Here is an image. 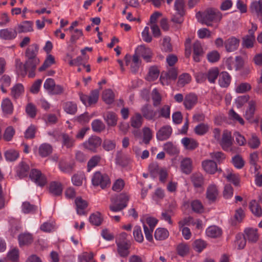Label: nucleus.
<instances>
[{
    "mask_svg": "<svg viewBox=\"0 0 262 262\" xmlns=\"http://www.w3.org/2000/svg\"><path fill=\"white\" fill-rule=\"evenodd\" d=\"M30 178L36 184L41 187L43 186L47 182L46 177L40 170L36 169L31 170Z\"/></svg>",
    "mask_w": 262,
    "mask_h": 262,
    "instance_id": "obj_7",
    "label": "nucleus"
},
{
    "mask_svg": "<svg viewBox=\"0 0 262 262\" xmlns=\"http://www.w3.org/2000/svg\"><path fill=\"white\" fill-rule=\"evenodd\" d=\"M217 195H218V190L217 189L216 186L214 185H210L207 189V192H206L207 198L209 201L214 202L215 201Z\"/></svg>",
    "mask_w": 262,
    "mask_h": 262,
    "instance_id": "obj_26",
    "label": "nucleus"
},
{
    "mask_svg": "<svg viewBox=\"0 0 262 262\" xmlns=\"http://www.w3.org/2000/svg\"><path fill=\"white\" fill-rule=\"evenodd\" d=\"M29 169V166L26 162L22 161L17 167V174L20 178H24L28 175Z\"/></svg>",
    "mask_w": 262,
    "mask_h": 262,
    "instance_id": "obj_22",
    "label": "nucleus"
},
{
    "mask_svg": "<svg viewBox=\"0 0 262 262\" xmlns=\"http://www.w3.org/2000/svg\"><path fill=\"white\" fill-rule=\"evenodd\" d=\"M250 210L256 216L259 217L262 215V210L260 205L255 200H252L249 205Z\"/></svg>",
    "mask_w": 262,
    "mask_h": 262,
    "instance_id": "obj_35",
    "label": "nucleus"
},
{
    "mask_svg": "<svg viewBox=\"0 0 262 262\" xmlns=\"http://www.w3.org/2000/svg\"><path fill=\"white\" fill-rule=\"evenodd\" d=\"M190 80V76L188 74H183L182 75H180L179 78L178 85L180 86L183 87L186 84L189 83Z\"/></svg>",
    "mask_w": 262,
    "mask_h": 262,
    "instance_id": "obj_60",
    "label": "nucleus"
},
{
    "mask_svg": "<svg viewBox=\"0 0 262 262\" xmlns=\"http://www.w3.org/2000/svg\"><path fill=\"white\" fill-rule=\"evenodd\" d=\"M189 246L185 243H181L177 247V251L178 255L184 257L189 253Z\"/></svg>",
    "mask_w": 262,
    "mask_h": 262,
    "instance_id": "obj_41",
    "label": "nucleus"
},
{
    "mask_svg": "<svg viewBox=\"0 0 262 262\" xmlns=\"http://www.w3.org/2000/svg\"><path fill=\"white\" fill-rule=\"evenodd\" d=\"M89 221L93 225L99 226L102 221V218L101 216L100 213L97 212L96 213L91 214L89 218Z\"/></svg>",
    "mask_w": 262,
    "mask_h": 262,
    "instance_id": "obj_49",
    "label": "nucleus"
},
{
    "mask_svg": "<svg viewBox=\"0 0 262 262\" xmlns=\"http://www.w3.org/2000/svg\"><path fill=\"white\" fill-rule=\"evenodd\" d=\"M219 75V70L218 68H214L208 70L207 73H201L200 76L201 78H207L208 81L212 83H215L216 79Z\"/></svg>",
    "mask_w": 262,
    "mask_h": 262,
    "instance_id": "obj_11",
    "label": "nucleus"
},
{
    "mask_svg": "<svg viewBox=\"0 0 262 262\" xmlns=\"http://www.w3.org/2000/svg\"><path fill=\"white\" fill-rule=\"evenodd\" d=\"M172 128L169 125H165L160 128L157 133V138L159 141L168 139L172 134Z\"/></svg>",
    "mask_w": 262,
    "mask_h": 262,
    "instance_id": "obj_9",
    "label": "nucleus"
},
{
    "mask_svg": "<svg viewBox=\"0 0 262 262\" xmlns=\"http://www.w3.org/2000/svg\"><path fill=\"white\" fill-rule=\"evenodd\" d=\"M220 145L225 151H228L229 148L232 146V138L230 132L225 130L223 132L222 138L220 140Z\"/></svg>",
    "mask_w": 262,
    "mask_h": 262,
    "instance_id": "obj_8",
    "label": "nucleus"
},
{
    "mask_svg": "<svg viewBox=\"0 0 262 262\" xmlns=\"http://www.w3.org/2000/svg\"><path fill=\"white\" fill-rule=\"evenodd\" d=\"M19 243L20 246L30 244L33 242L32 234L24 233L20 234L18 236Z\"/></svg>",
    "mask_w": 262,
    "mask_h": 262,
    "instance_id": "obj_40",
    "label": "nucleus"
},
{
    "mask_svg": "<svg viewBox=\"0 0 262 262\" xmlns=\"http://www.w3.org/2000/svg\"><path fill=\"white\" fill-rule=\"evenodd\" d=\"M204 170L209 174H214L216 171H221V169H217L215 162L211 160H207L202 162Z\"/></svg>",
    "mask_w": 262,
    "mask_h": 262,
    "instance_id": "obj_10",
    "label": "nucleus"
},
{
    "mask_svg": "<svg viewBox=\"0 0 262 262\" xmlns=\"http://www.w3.org/2000/svg\"><path fill=\"white\" fill-rule=\"evenodd\" d=\"M178 76L177 71L175 68H170L167 72L162 73L161 77H166L169 79L175 80Z\"/></svg>",
    "mask_w": 262,
    "mask_h": 262,
    "instance_id": "obj_57",
    "label": "nucleus"
},
{
    "mask_svg": "<svg viewBox=\"0 0 262 262\" xmlns=\"http://www.w3.org/2000/svg\"><path fill=\"white\" fill-rule=\"evenodd\" d=\"M159 75V71L157 67H152L150 68L148 75L147 77V80L148 81H154L156 79Z\"/></svg>",
    "mask_w": 262,
    "mask_h": 262,
    "instance_id": "obj_53",
    "label": "nucleus"
},
{
    "mask_svg": "<svg viewBox=\"0 0 262 262\" xmlns=\"http://www.w3.org/2000/svg\"><path fill=\"white\" fill-rule=\"evenodd\" d=\"M169 234V232L166 229L159 228L156 230L154 236L157 240L163 241L168 238Z\"/></svg>",
    "mask_w": 262,
    "mask_h": 262,
    "instance_id": "obj_27",
    "label": "nucleus"
},
{
    "mask_svg": "<svg viewBox=\"0 0 262 262\" xmlns=\"http://www.w3.org/2000/svg\"><path fill=\"white\" fill-rule=\"evenodd\" d=\"M249 108L246 111L245 117L248 120H250L253 118L255 111V102L253 101L249 102Z\"/></svg>",
    "mask_w": 262,
    "mask_h": 262,
    "instance_id": "obj_44",
    "label": "nucleus"
},
{
    "mask_svg": "<svg viewBox=\"0 0 262 262\" xmlns=\"http://www.w3.org/2000/svg\"><path fill=\"white\" fill-rule=\"evenodd\" d=\"M129 162V159L122 155L121 153L118 152L117 155L116 162L117 164H119L123 167L126 166Z\"/></svg>",
    "mask_w": 262,
    "mask_h": 262,
    "instance_id": "obj_50",
    "label": "nucleus"
},
{
    "mask_svg": "<svg viewBox=\"0 0 262 262\" xmlns=\"http://www.w3.org/2000/svg\"><path fill=\"white\" fill-rule=\"evenodd\" d=\"M75 204L77 206V213L80 215L84 214L83 210L88 206L87 202L81 198H77L75 200Z\"/></svg>",
    "mask_w": 262,
    "mask_h": 262,
    "instance_id": "obj_33",
    "label": "nucleus"
},
{
    "mask_svg": "<svg viewBox=\"0 0 262 262\" xmlns=\"http://www.w3.org/2000/svg\"><path fill=\"white\" fill-rule=\"evenodd\" d=\"M152 99L153 105L155 107L159 106L161 102L162 98L158 90L155 89L152 92Z\"/></svg>",
    "mask_w": 262,
    "mask_h": 262,
    "instance_id": "obj_56",
    "label": "nucleus"
},
{
    "mask_svg": "<svg viewBox=\"0 0 262 262\" xmlns=\"http://www.w3.org/2000/svg\"><path fill=\"white\" fill-rule=\"evenodd\" d=\"M50 192L55 195H59L61 194L62 188L60 183L52 182L49 187Z\"/></svg>",
    "mask_w": 262,
    "mask_h": 262,
    "instance_id": "obj_29",
    "label": "nucleus"
},
{
    "mask_svg": "<svg viewBox=\"0 0 262 262\" xmlns=\"http://www.w3.org/2000/svg\"><path fill=\"white\" fill-rule=\"evenodd\" d=\"M133 234L134 238L137 242L142 243L143 241V235L140 227L138 226L135 227Z\"/></svg>",
    "mask_w": 262,
    "mask_h": 262,
    "instance_id": "obj_58",
    "label": "nucleus"
},
{
    "mask_svg": "<svg viewBox=\"0 0 262 262\" xmlns=\"http://www.w3.org/2000/svg\"><path fill=\"white\" fill-rule=\"evenodd\" d=\"M232 161L234 166L238 169L243 168L245 165V161L239 155L234 156L232 158Z\"/></svg>",
    "mask_w": 262,
    "mask_h": 262,
    "instance_id": "obj_52",
    "label": "nucleus"
},
{
    "mask_svg": "<svg viewBox=\"0 0 262 262\" xmlns=\"http://www.w3.org/2000/svg\"><path fill=\"white\" fill-rule=\"evenodd\" d=\"M4 156L7 161L14 162L16 161L19 156L18 151L14 149H10L4 152Z\"/></svg>",
    "mask_w": 262,
    "mask_h": 262,
    "instance_id": "obj_24",
    "label": "nucleus"
},
{
    "mask_svg": "<svg viewBox=\"0 0 262 262\" xmlns=\"http://www.w3.org/2000/svg\"><path fill=\"white\" fill-rule=\"evenodd\" d=\"M55 63V61L54 56L51 54H49L43 64L39 68L38 70L40 72L43 71Z\"/></svg>",
    "mask_w": 262,
    "mask_h": 262,
    "instance_id": "obj_47",
    "label": "nucleus"
},
{
    "mask_svg": "<svg viewBox=\"0 0 262 262\" xmlns=\"http://www.w3.org/2000/svg\"><path fill=\"white\" fill-rule=\"evenodd\" d=\"M64 111L69 114L74 115L77 111V104L71 101H68L63 104Z\"/></svg>",
    "mask_w": 262,
    "mask_h": 262,
    "instance_id": "obj_36",
    "label": "nucleus"
},
{
    "mask_svg": "<svg viewBox=\"0 0 262 262\" xmlns=\"http://www.w3.org/2000/svg\"><path fill=\"white\" fill-rule=\"evenodd\" d=\"M209 126L207 124L201 123L194 128V132L199 135H203L209 130Z\"/></svg>",
    "mask_w": 262,
    "mask_h": 262,
    "instance_id": "obj_48",
    "label": "nucleus"
},
{
    "mask_svg": "<svg viewBox=\"0 0 262 262\" xmlns=\"http://www.w3.org/2000/svg\"><path fill=\"white\" fill-rule=\"evenodd\" d=\"M38 52V46L36 43L32 44L26 49L25 56L27 59H35V58H37Z\"/></svg>",
    "mask_w": 262,
    "mask_h": 262,
    "instance_id": "obj_19",
    "label": "nucleus"
},
{
    "mask_svg": "<svg viewBox=\"0 0 262 262\" xmlns=\"http://www.w3.org/2000/svg\"><path fill=\"white\" fill-rule=\"evenodd\" d=\"M24 88L21 84H15L11 89V95L14 99H17L24 92Z\"/></svg>",
    "mask_w": 262,
    "mask_h": 262,
    "instance_id": "obj_45",
    "label": "nucleus"
},
{
    "mask_svg": "<svg viewBox=\"0 0 262 262\" xmlns=\"http://www.w3.org/2000/svg\"><path fill=\"white\" fill-rule=\"evenodd\" d=\"M101 160V157L98 155L93 156L88 162V170L90 171L91 169L98 165Z\"/></svg>",
    "mask_w": 262,
    "mask_h": 262,
    "instance_id": "obj_51",
    "label": "nucleus"
},
{
    "mask_svg": "<svg viewBox=\"0 0 262 262\" xmlns=\"http://www.w3.org/2000/svg\"><path fill=\"white\" fill-rule=\"evenodd\" d=\"M193 59L196 62L200 61V57L202 56L204 51L201 43L199 41H196L193 45Z\"/></svg>",
    "mask_w": 262,
    "mask_h": 262,
    "instance_id": "obj_16",
    "label": "nucleus"
},
{
    "mask_svg": "<svg viewBox=\"0 0 262 262\" xmlns=\"http://www.w3.org/2000/svg\"><path fill=\"white\" fill-rule=\"evenodd\" d=\"M250 9L252 13H255L258 16L261 17V22L262 23V0L252 3Z\"/></svg>",
    "mask_w": 262,
    "mask_h": 262,
    "instance_id": "obj_25",
    "label": "nucleus"
},
{
    "mask_svg": "<svg viewBox=\"0 0 262 262\" xmlns=\"http://www.w3.org/2000/svg\"><path fill=\"white\" fill-rule=\"evenodd\" d=\"M190 179L195 188L201 187L204 184V178L201 173H195L192 174L191 176Z\"/></svg>",
    "mask_w": 262,
    "mask_h": 262,
    "instance_id": "obj_23",
    "label": "nucleus"
},
{
    "mask_svg": "<svg viewBox=\"0 0 262 262\" xmlns=\"http://www.w3.org/2000/svg\"><path fill=\"white\" fill-rule=\"evenodd\" d=\"M182 171L186 174H189L192 171V162L190 158L183 159L181 164Z\"/></svg>",
    "mask_w": 262,
    "mask_h": 262,
    "instance_id": "obj_31",
    "label": "nucleus"
},
{
    "mask_svg": "<svg viewBox=\"0 0 262 262\" xmlns=\"http://www.w3.org/2000/svg\"><path fill=\"white\" fill-rule=\"evenodd\" d=\"M143 142L145 144H148L152 138L151 130L149 127H144L143 128Z\"/></svg>",
    "mask_w": 262,
    "mask_h": 262,
    "instance_id": "obj_61",
    "label": "nucleus"
},
{
    "mask_svg": "<svg viewBox=\"0 0 262 262\" xmlns=\"http://www.w3.org/2000/svg\"><path fill=\"white\" fill-rule=\"evenodd\" d=\"M231 81V77L227 72H222L219 75V83L221 87H228Z\"/></svg>",
    "mask_w": 262,
    "mask_h": 262,
    "instance_id": "obj_20",
    "label": "nucleus"
},
{
    "mask_svg": "<svg viewBox=\"0 0 262 262\" xmlns=\"http://www.w3.org/2000/svg\"><path fill=\"white\" fill-rule=\"evenodd\" d=\"M128 200L129 196L127 194L120 193L116 197L111 198L112 204L110 206V209L114 212L121 211L126 207Z\"/></svg>",
    "mask_w": 262,
    "mask_h": 262,
    "instance_id": "obj_2",
    "label": "nucleus"
},
{
    "mask_svg": "<svg viewBox=\"0 0 262 262\" xmlns=\"http://www.w3.org/2000/svg\"><path fill=\"white\" fill-rule=\"evenodd\" d=\"M136 53L142 56L145 60L149 61L151 57V52L149 48L143 45L139 46L136 50Z\"/></svg>",
    "mask_w": 262,
    "mask_h": 262,
    "instance_id": "obj_14",
    "label": "nucleus"
},
{
    "mask_svg": "<svg viewBox=\"0 0 262 262\" xmlns=\"http://www.w3.org/2000/svg\"><path fill=\"white\" fill-rule=\"evenodd\" d=\"M143 118L139 113H136L135 115L131 118L130 125L132 127L136 128H140L142 124Z\"/></svg>",
    "mask_w": 262,
    "mask_h": 262,
    "instance_id": "obj_32",
    "label": "nucleus"
},
{
    "mask_svg": "<svg viewBox=\"0 0 262 262\" xmlns=\"http://www.w3.org/2000/svg\"><path fill=\"white\" fill-rule=\"evenodd\" d=\"M239 43V40L235 37H232L226 40L225 46L227 52H232L235 50Z\"/></svg>",
    "mask_w": 262,
    "mask_h": 262,
    "instance_id": "obj_18",
    "label": "nucleus"
},
{
    "mask_svg": "<svg viewBox=\"0 0 262 262\" xmlns=\"http://www.w3.org/2000/svg\"><path fill=\"white\" fill-rule=\"evenodd\" d=\"M130 243L120 244L117 245L118 252L122 257H126L129 254L128 249L130 247Z\"/></svg>",
    "mask_w": 262,
    "mask_h": 262,
    "instance_id": "obj_34",
    "label": "nucleus"
},
{
    "mask_svg": "<svg viewBox=\"0 0 262 262\" xmlns=\"http://www.w3.org/2000/svg\"><path fill=\"white\" fill-rule=\"evenodd\" d=\"M196 16L202 24L210 26L211 21H220L222 18V14L216 9L208 8L203 12H198Z\"/></svg>",
    "mask_w": 262,
    "mask_h": 262,
    "instance_id": "obj_1",
    "label": "nucleus"
},
{
    "mask_svg": "<svg viewBox=\"0 0 262 262\" xmlns=\"http://www.w3.org/2000/svg\"><path fill=\"white\" fill-rule=\"evenodd\" d=\"M36 209V207L31 204L28 202H25L22 204V211L24 213H30L34 212Z\"/></svg>",
    "mask_w": 262,
    "mask_h": 262,
    "instance_id": "obj_54",
    "label": "nucleus"
},
{
    "mask_svg": "<svg viewBox=\"0 0 262 262\" xmlns=\"http://www.w3.org/2000/svg\"><path fill=\"white\" fill-rule=\"evenodd\" d=\"M141 111L143 116L148 120H154L157 113V112L152 110L148 104L143 105Z\"/></svg>",
    "mask_w": 262,
    "mask_h": 262,
    "instance_id": "obj_12",
    "label": "nucleus"
},
{
    "mask_svg": "<svg viewBox=\"0 0 262 262\" xmlns=\"http://www.w3.org/2000/svg\"><path fill=\"white\" fill-rule=\"evenodd\" d=\"M226 65L228 70L235 69L236 71L242 69L244 65V61L241 56H237L235 60L232 57H228L226 60Z\"/></svg>",
    "mask_w": 262,
    "mask_h": 262,
    "instance_id": "obj_6",
    "label": "nucleus"
},
{
    "mask_svg": "<svg viewBox=\"0 0 262 262\" xmlns=\"http://www.w3.org/2000/svg\"><path fill=\"white\" fill-rule=\"evenodd\" d=\"M52 151V147L49 144H42L39 147V154L42 157L48 156L51 154Z\"/></svg>",
    "mask_w": 262,
    "mask_h": 262,
    "instance_id": "obj_38",
    "label": "nucleus"
},
{
    "mask_svg": "<svg viewBox=\"0 0 262 262\" xmlns=\"http://www.w3.org/2000/svg\"><path fill=\"white\" fill-rule=\"evenodd\" d=\"M39 63V60L38 58L35 59H27L24 64L23 65L22 63L19 64V68L20 71H18V73L23 76L26 74L27 72L30 69H36V66Z\"/></svg>",
    "mask_w": 262,
    "mask_h": 262,
    "instance_id": "obj_4",
    "label": "nucleus"
},
{
    "mask_svg": "<svg viewBox=\"0 0 262 262\" xmlns=\"http://www.w3.org/2000/svg\"><path fill=\"white\" fill-rule=\"evenodd\" d=\"M245 236L250 243H255L258 239L257 229L247 228L244 231Z\"/></svg>",
    "mask_w": 262,
    "mask_h": 262,
    "instance_id": "obj_15",
    "label": "nucleus"
},
{
    "mask_svg": "<svg viewBox=\"0 0 262 262\" xmlns=\"http://www.w3.org/2000/svg\"><path fill=\"white\" fill-rule=\"evenodd\" d=\"M206 234L208 236L215 238L221 235L222 230L218 227L212 226L207 228Z\"/></svg>",
    "mask_w": 262,
    "mask_h": 262,
    "instance_id": "obj_37",
    "label": "nucleus"
},
{
    "mask_svg": "<svg viewBox=\"0 0 262 262\" xmlns=\"http://www.w3.org/2000/svg\"><path fill=\"white\" fill-rule=\"evenodd\" d=\"M33 23L29 21H25L21 25L18 26V32H31L33 31Z\"/></svg>",
    "mask_w": 262,
    "mask_h": 262,
    "instance_id": "obj_46",
    "label": "nucleus"
},
{
    "mask_svg": "<svg viewBox=\"0 0 262 262\" xmlns=\"http://www.w3.org/2000/svg\"><path fill=\"white\" fill-rule=\"evenodd\" d=\"M236 244L238 246V249H243L246 244V236L241 234H238L236 236Z\"/></svg>",
    "mask_w": 262,
    "mask_h": 262,
    "instance_id": "obj_55",
    "label": "nucleus"
},
{
    "mask_svg": "<svg viewBox=\"0 0 262 262\" xmlns=\"http://www.w3.org/2000/svg\"><path fill=\"white\" fill-rule=\"evenodd\" d=\"M94 186H100L102 189L109 187L111 184L108 176L105 173H102L100 171H96L92 179Z\"/></svg>",
    "mask_w": 262,
    "mask_h": 262,
    "instance_id": "obj_3",
    "label": "nucleus"
},
{
    "mask_svg": "<svg viewBox=\"0 0 262 262\" xmlns=\"http://www.w3.org/2000/svg\"><path fill=\"white\" fill-rule=\"evenodd\" d=\"M182 142L185 147L189 150H193L198 146V143L195 140L187 137L184 138L182 140Z\"/></svg>",
    "mask_w": 262,
    "mask_h": 262,
    "instance_id": "obj_30",
    "label": "nucleus"
},
{
    "mask_svg": "<svg viewBox=\"0 0 262 262\" xmlns=\"http://www.w3.org/2000/svg\"><path fill=\"white\" fill-rule=\"evenodd\" d=\"M17 32L15 30L10 31L8 29L0 30V37L5 40H11L16 37Z\"/></svg>",
    "mask_w": 262,
    "mask_h": 262,
    "instance_id": "obj_28",
    "label": "nucleus"
},
{
    "mask_svg": "<svg viewBox=\"0 0 262 262\" xmlns=\"http://www.w3.org/2000/svg\"><path fill=\"white\" fill-rule=\"evenodd\" d=\"M164 150L169 155L174 156L179 153V150L172 142H168L164 144Z\"/></svg>",
    "mask_w": 262,
    "mask_h": 262,
    "instance_id": "obj_42",
    "label": "nucleus"
},
{
    "mask_svg": "<svg viewBox=\"0 0 262 262\" xmlns=\"http://www.w3.org/2000/svg\"><path fill=\"white\" fill-rule=\"evenodd\" d=\"M2 108L5 115H11L13 112V105L11 100L8 98H5L2 103Z\"/></svg>",
    "mask_w": 262,
    "mask_h": 262,
    "instance_id": "obj_21",
    "label": "nucleus"
},
{
    "mask_svg": "<svg viewBox=\"0 0 262 262\" xmlns=\"http://www.w3.org/2000/svg\"><path fill=\"white\" fill-rule=\"evenodd\" d=\"M159 112L160 114L158 118L163 117L166 119L169 118L170 107L169 105H165L159 111Z\"/></svg>",
    "mask_w": 262,
    "mask_h": 262,
    "instance_id": "obj_59",
    "label": "nucleus"
},
{
    "mask_svg": "<svg viewBox=\"0 0 262 262\" xmlns=\"http://www.w3.org/2000/svg\"><path fill=\"white\" fill-rule=\"evenodd\" d=\"M114 94L111 89L104 91L102 93V98L107 104H111L114 101Z\"/></svg>",
    "mask_w": 262,
    "mask_h": 262,
    "instance_id": "obj_39",
    "label": "nucleus"
},
{
    "mask_svg": "<svg viewBox=\"0 0 262 262\" xmlns=\"http://www.w3.org/2000/svg\"><path fill=\"white\" fill-rule=\"evenodd\" d=\"M103 117L108 126H115L117 125L118 117L114 112H107Z\"/></svg>",
    "mask_w": 262,
    "mask_h": 262,
    "instance_id": "obj_17",
    "label": "nucleus"
},
{
    "mask_svg": "<svg viewBox=\"0 0 262 262\" xmlns=\"http://www.w3.org/2000/svg\"><path fill=\"white\" fill-rule=\"evenodd\" d=\"M170 38L165 37L163 38L162 49L166 52H171L172 51V46L170 43Z\"/></svg>",
    "mask_w": 262,
    "mask_h": 262,
    "instance_id": "obj_62",
    "label": "nucleus"
},
{
    "mask_svg": "<svg viewBox=\"0 0 262 262\" xmlns=\"http://www.w3.org/2000/svg\"><path fill=\"white\" fill-rule=\"evenodd\" d=\"M102 143L101 139L96 136H92L87 141L83 143V147L93 152H96L97 148Z\"/></svg>",
    "mask_w": 262,
    "mask_h": 262,
    "instance_id": "obj_5",
    "label": "nucleus"
},
{
    "mask_svg": "<svg viewBox=\"0 0 262 262\" xmlns=\"http://www.w3.org/2000/svg\"><path fill=\"white\" fill-rule=\"evenodd\" d=\"M99 92L98 90H93L89 96L88 103L89 105L96 103L99 98Z\"/></svg>",
    "mask_w": 262,
    "mask_h": 262,
    "instance_id": "obj_63",
    "label": "nucleus"
},
{
    "mask_svg": "<svg viewBox=\"0 0 262 262\" xmlns=\"http://www.w3.org/2000/svg\"><path fill=\"white\" fill-rule=\"evenodd\" d=\"M26 112L29 117L33 118L36 115L37 109L33 104L29 103L26 106Z\"/></svg>",
    "mask_w": 262,
    "mask_h": 262,
    "instance_id": "obj_64",
    "label": "nucleus"
},
{
    "mask_svg": "<svg viewBox=\"0 0 262 262\" xmlns=\"http://www.w3.org/2000/svg\"><path fill=\"white\" fill-rule=\"evenodd\" d=\"M92 127L94 132L101 133L105 129V125L100 120L96 119L92 122Z\"/></svg>",
    "mask_w": 262,
    "mask_h": 262,
    "instance_id": "obj_43",
    "label": "nucleus"
},
{
    "mask_svg": "<svg viewBox=\"0 0 262 262\" xmlns=\"http://www.w3.org/2000/svg\"><path fill=\"white\" fill-rule=\"evenodd\" d=\"M198 101V97L194 94H189L185 96L184 99V105L186 109L190 110Z\"/></svg>",
    "mask_w": 262,
    "mask_h": 262,
    "instance_id": "obj_13",
    "label": "nucleus"
}]
</instances>
